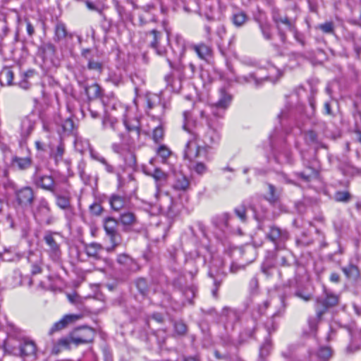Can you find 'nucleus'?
<instances>
[{
	"instance_id": "f8f14e48",
	"label": "nucleus",
	"mask_w": 361,
	"mask_h": 361,
	"mask_svg": "<svg viewBox=\"0 0 361 361\" xmlns=\"http://www.w3.org/2000/svg\"><path fill=\"white\" fill-rule=\"evenodd\" d=\"M50 207L47 200L42 198L39 200L36 208L34 211L35 217L40 221H45L47 224L51 223Z\"/></svg>"
},
{
	"instance_id": "f03ea898",
	"label": "nucleus",
	"mask_w": 361,
	"mask_h": 361,
	"mask_svg": "<svg viewBox=\"0 0 361 361\" xmlns=\"http://www.w3.org/2000/svg\"><path fill=\"white\" fill-rule=\"evenodd\" d=\"M144 171L147 175L152 176L156 182L157 192L155 193L156 198L159 201V207L162 209H170L172 206V198L167 192H161L160 191L161 187L166 183L167 180V174L162 171L160 169H154L152 173Z\"/></svg>"
},
{
	"instance_id": "a211bd4d",
	"label": "nucleus",
	"mask_w": 361,
	"mask_h": 361,
	"mask_svg": "<svg viewBox=\"0 0 361 361\" xmlns=\"http://www.w3.org/2000/svg\"><path fill=\"white\" fill-rule=\"evenodd\" d=\"M44 240L47 245L49 247V253L50 257L56 260L61 255V250L59 245L54 240V237L51 234H47L44 236Z\"/></svg>"
},
{
	"instance_id": "49530a36",
	"label": "nucleus",
	"mask_w": 361,
	"mask_h": 361,
	"mask_svg": "<svg viewBox=\"0 0 361 361\" xmlns=\"http://www.w3.org/2000/svg\"><path fill=\"white\" fill-rule=\"evenodd\" d=\"M319 28L324 33L331 34L334 32V26L332 22H326L319 25Z\"/></svg>"
},
{
	"instance_id": "58836bf2",
	"label": "nucleus",
	"mask_w": 361,
	"mask_h": 361,
	"mask_svg": "<svg viewBox=\"0 0 361 361\" xmlns=\"http://www.w3.org/2000/svg\"><path fill=\"white\" fill-rule=\"evenodd\" d=\"M157 154L158 157H159L162 162H165L166 159L170 157L171 154V151L169 147H167L166 145H160L157 149Z\"/></svg>"
},
{
	"instance_id": "0e129e2a",
	"label": "nucleus",
	"mask_w": 361,
	"mask_h": 361,
	"mask_svg": "<svg viewBox=\"0 0 361 361\" xmlns=\"http://www.w3.org/2000/svg\"><path fill=\"white\" fill-rule=\"evenodd\" d=\"M117 261L120 264H126L128 261H131V259L126 255H120L118 257Z\"/></svg>"
},
{
	"instance_id": "9b49d317",
	"label": "nucleus",
	"mask_w": 361,
	"mask_h": 361,
	"mask_svg": "<svg viewBox=\"0 0 361 361\" xmlns=\"http://www.w3.org/2000/svg\"><path fill=\"white\" fill-rule=\"evenodd\" d=\"M251 79L256 86L267 80L274 81V79L267 74V71L264 68L257 67L253 63L250 64V83L252 82Z\"/></svg>"
},
{
	"instance_id": "603ef678",
	"label": "nucleus",
	"mask_w": 361,
	"mask_h": 361,
	"mask_svg": "<svg viewBox=\"0 0 361 361\" xmlns=\"http://www.w3.org/2000/svg\"><path fill=\"white\" fill-rule=\"evenodd\" d=\"M322 317H317V312H316V315L313 317H310L308 319V324L310 329L312 331H314L317 329V324L319 321L321 319Z\"/></svg>"
},
{
	"instance_id": "052dcab7",
	"label": "nucleus",
	"mask_w": 361,
	"mask_h": 361,
	"mask_svg": "<svg viewBox=\"0 0 361 361\" xmlns=\"http://www.w3.org/2000/svg\"><path fill=\"white\" fill-rule=\"evenodd\" d=\"M235 213L242 220L245 221L246 219V209L243 208H238L235 209Z\"/></svg>"
},
{
	"instance_id": "09e8293b",
	"label": "nucleus",
	"mask_w": 361,
	"mask_h": 361,
	"mask_svg": "<svg viewBox=\"0 0 361 361\" xmlns=\"http://www.w3.org/2000/svg\"><path fill=\"white\" fill-rule=\"evenodd\" d=\"M271 350V341L266 340L260 348L259 355L261 357H266Z\"/></svg>"
},
{
	"instance_id": "0eeeda50",
	"label": "nucleus",
	"mask_w": 361,
	"mask_h": 361,
	"mask_svg": "<svg viewBox=\"0 0 361 361\" xmlns=\"http://www.w3.org/2000/svg\"><path fill=\"white\" fill-rule=\"evenodd\" d=\"M34 184L47 191L55 193V183L51 176L44 175L39 166H35V171L32 176Z\"/></svg>"
},
{
	"instance_id": "7c9ffc66",
	"label": "nucleus",
	"mask_w": 361,
	"mask_h": 361,
	"mask_svg": "<svg viewBox=\"0 0 361 361\" xmlns=\"http://www.w3.org/2000/svg\"><path fill=\"white\" fill-rule=\"evenodd\" d=\"M343 272L348 279H357L360 276V271L357 266L349 264L341 268Z\"/></svg>"
},
{
	"instance_id": "4468645a",
	"label": "nucleus",
	"mask_w": 361,
	"mask_h": 361,
	"mask_svg": "<svg viewBox=\"0 0 361 361\" xmlns=\"http://www.w3.org/2000/svg\"><path fill=\"white\" fill-rule=\"evenodd\" d=\"M272 18L276 24L281 41L285 42L286 40V35L281 27V25H283L288 30L289 29H293V25L294 23L291 22L286 16H281L277 12H274L273 13Z\"/></svg>"
},
{
	"instance_id": "c756f323",
	"label": "nucleus",
	"mask_w": 361,
	"mask_h": 361,
	"mask_svg": "<svg viewBox=\"0 0 361 361\" xmlns=\"http://www.w3.org/2000/svg\"><path fill=\"white\" fill-rule=\"evenodd\" d=\"M147 35L152 37V40L150 41L151 47L154 49L159 55H162L164 52V50L159 49L158 47V42L161 35L160 32H157L156 30H152Z\"/></svg>"
},
{
	"instance_id": "7ed1b4c3",
	"label": "nucleus",
	"mask_w": 361,
	"mask_h": 361,
	"mask_svg": "<svg viewBox=\"0 0 361 361\" xmlns=\"http://www.w3.org/2000/svg\"><path fill=\"white\" fill-rule=\"evenodd\" d=\"M145 98V110L148 116H149L152 119L157 121L163 119L166 107L161 94L147 93Z\"/></svg>"
},
{
	"instance_id": "6e6d98bb",
	"label": "nucleus",
	"mask_w": 361,
	"mask_h": 361,
	"mask_svg": "<svg viewBox=\"0 0 361 361\" xmlns=\"http://www.w3.org/2000/svg\"><path fill=\"white\" fill-rule=\"evenodd\" d=\"M57 342L63 349L69 348V345L72 343L71 341V336L69 338H62Z\"/></svg>"
},
{
	"instance_id": "b1692460",
	"label": "nucleus",
	"mask_w": 361,
	"mask_h": 361,
	"mask_svg": "<svg viewBox=\"0 0 361 361\" xmlns=\"http://www.w3.org/2000/svg\"><path fill=\"white\" fill-rule=\"evenodd\" d=\"M35 122L27 117H25L20 123V134L24 138L27 137L32 132Z\"/></svg>"
},
{
	"instance_id": "a19ab883",
	"label": "nucleus",
	"mask_w": 361,
	"mask_h": 361,
	"mask_svg": "<svg viewBox=\"0 0 361 361\" xmlns=\"http://www.w3.org/2000/svg\"><path fill=\"white\" fill-rule=\"evenodd\" d=\"M351 195L348 191H337L334 194L336 202H347L350 200Z\"/></svg>"
},
{
	"instance_id": "2eb2a0df",
	"label": "nucleus",
	"mask_w": 361,
	"mask_h": 361,
	"mask_svg": "<svg viewBox=\"0 0 361 361\" xmlns=\"http://www.w3.org/2000/svg\"><path fill=\"white\" fill-rule=\"evenodd\" d=\"M196 128L197 121L192 118L191 113L188 111H184L183 129L190 135V137L195 138L197 137Z\"/></svg>"
},
{
	"instance_id": "9d476101",
	"label": "nucleus",
	"mask_w": 361,
	"mask_h": 361,
	"mask_svg": "<svg viewBox=\"0 0 361 361\" xmlns=\"http://www.w3.org/2000/svg\"><path fill=\"white\" fill-rule=\"evenodd\" d=\"M94 336L92 329L89 327H82L75 329L71 335L72 343L76 345L91 342Z\"/></svg>"
},
{
	"instance_id": "6ab92c4d",
	"label": "nucleus",
	"mask_w": 361,
	"mask_h": 361,
	"mask_svg": "<svg viewBox=\"0 0 361 361\" xmlns=\"http://www.w3.org/2000/svg\"><path fill=\"white\" fill-rule=\"evenodd\" d=\"M268 236L275 243H277V242L283 243L288 238V233L286 231H281L277 227H272Z\"/></svg>"
},
{
	"instance_id": "8fccbe9b",
	"label": "nucleus",
	"mask_w": 361,
	"mask_h": 361,
	"mask_svg": "<svg viewBox=\"0 0 361 361\" xmlns=\"http://www.w3.org/2000/svg\"><path fill=\"white\" fill-rule=\"evenodd\" d=\"M288 30L293 33L294 38L298 42L301 44L302 46L305 45L304 37L302 34L298 32V30L295 28V24L293 25V29H289Z\"/></svg>"
},
{
	"instance_id": "f257e3e1",
	"label": "nucleus",
	"mask_w": 361,
	"mask_h": 361,
	"mask_svg": "<svg viewBox=\"0 0 361 361\" xmlns=\"http://www.w3.org/2000/svg\"><path fill=\"white\" fill-rule=\"evenodd\" d=\"M108 107L117 112L114 116L123 118L128 135H120L122 144L133 147L140 139V124L137 118H131L132 109L116 100L111 101Z\"/></svg>"
},
{
	"instance_id": "20e7f679",
	"label": "nucleus",
	"mask_w": 361,
	"mask_h": 361,
	"mask_svg": "<svg viewBox=\"0 0 361 361\" xmlns=\"http://www.w3.org/2000/svg\"><path fill=\"white\" fill-rule=\"evenodd\" d=\"M220 118H216L211 116L207 118V130L204 135V143L207 147H212L220 142L221 135V130L222 128V123Z\"/></svg>"
},
{
	"instance_id": "1a4fd4ad",
	"label": "nucleus",
	"mask_w": 361,
	"mask_h": 361,
	"mask_svg": "<svg viewBox=\"0 0 361 361\" xmlns=\"http://www.w3.org/2000/svg\"><path fill=\"white\" fill-rule=\"evenodd\" d=\"M206 149L197 143V137H189L184 149V157L189 161L192 160L200 157L203 153H205Z\"/></svg>"
},
{
	"instance_id": "e2e57ef3",
	"label": "nucleus",
	"mask_w": 361,
	"mask_h": 361,
	"mask_svg": "<svg viewBox=\"0 0 361 361\" xmlns=\"http://www.w3.org/2000/svg\"><path fill=\"white\" fill-rule=\"evenodd\" d=\"M113 151L117 154H123L124 149L119 144L114 143L111 145Z\"/></svg>"
},
{
	"instance_id": "393cba45",
	"label": "nucleus",
	"mask_w": 361,
	"mask_h": 361,
	"mask_svg": "<svg viewBox=\"0 0 361 361\" xmlns=\"http://www.w3.org/2000/svg\"><path fill=\"white\" fill-rule=\"evenodd\" d=\"M103 250V247L97 243H92L87 244L85 247V253L94 259H99V254L101 251Z\"/></svg>"
},
{
	"instance_id": "3c124183",
	"label": "nucleus",
	"mask_w": 361,
	"mask_h": 361,
	"mask_svg": "<svg viewBox=\"0 0 361 361\" xmlns=\"http://www.w3.org/2000/svg\"><path fill=\"white\" fill-rule=\"evenodd\" d=\"M1 258L4 261L11 262L18 258V256L15 253H11L8 250H5L1 255Z\"/></svg>"
},
{
	"instance_id": "e433bc0d",
	"label": "nucleus",
	"mask_w": 361,
	"mask_h": 361,
	"mask_svg": "<svg viewBox=\"0 0 361 361\" xmlns=\"http://www.w3.org/2000/svg\"><path fill=\"white\" fill-rule=\"evenodd\" d=\"M190 169L192 171L198 175H203L207 171V166L203 162H195L190 165Z\"/></svg>"
},
{
	"instance_id": "f704fd0d",
	"label": "nucleus",
	"mask_w": 361,
	"mask_h": 361,
	"mask_svg": "<svg viewBox=\"0 0 361 361\" xmlns=\"http://www.w3.org/2000/svg\"><path fill=\"white\" fill-rule=\"evenodd\" d=\"M267 307L268 302H264L262 305H259L253 308L252 312V317L255 322H257L263 316Z\"/></svg>"
},
{
	"instance_id": "cd10ccee",
	"label": "nucleus",
	"mask_w": 361,
	"mask_h": 361,
	"mask_svg": "<svg viewBox=\"0 0 361 361\" xmlns=\"http://www.w3.org/2000/svg\"><path fill=\"white\" fill-rule=\"evenodd\" d=\"M117 116H113L111 114H106L102 120V126L104 129H111L114 131L117 130L118 119Z\"/></svg>"
},
{
	"instance_id": "c85d7f7f",
	"label": "nucleus",
	"mask_w": 361,
	"mask_h": 361,
	"mask_svg": "<svg viewBox=\"0 0 361 361\" xmlns=\"http://www.w3.org/2000/svg\"><path fill=\"white\" fill-rule=\"evenodd\" d=\"M85 93L90 99H96L102 97V89L95 82L85 87Z\"/></svg>"
},
{
	"instance_id": "a878e982",
	"label": "nucleus",
	"mask_w": 361,
	"mask_h": 361,
	"mask_svg": "<svg viewBox=\"0 0 361 361\" xmlns=\"http://www.w3.org/2000/svg\"><path fill=\"white\" fill-rule=\"evenodd\" d=\"M190 182L187 177L183 174H178L173 183V188L177 190L185 191L189 188Z\"/></svg>"
},
{
	"instance_id": "412c9836",
	"label": "nucleus",
	"mask_w": 361,
	"mask_h": 361,
	"mask_svg": "<svg viewBox=\"0 0 361 361\" xmlns=\"http://www.w3.org/2000/svg\"><path fill=\"white\" fill-rule=\"evenodd\" d=\"M192 49L197 54L198 57L201 59H206L207 57L212 56V49L209 45L204 43H200L192 46Z\"/></svg>"
},
{
	"instance_id": "79ce46f5",
	"label": "nucleus",
	"mask_w": 361,
	"mask_h": 361,
	"mask_svg": "<svg viewBox=\"0 0 361 361\" xmlns=\"http://www.w3.org/2000/svg\"><path fill=\"white\" fill-rule=\"evenodd\" d=\"M87 68L96 71L98 73H101L103 71V64L97 61L90 60L87 63Z\"/></svg>"
},
{
	"instance_id": "bb28decb",
	"label": "nucleus",
	"mask_w": 361,
	"mask_h": 361,
	"mask_svg": "<svg viewBox=\"0 0 361 361\" xmlns=\"http://www.w3.org/2000/svg\"><path fill=\"white\" fill-rule=\"evenodd\" d=\"M11 164L13 167H16L20 170H25L30 166L32 160L30 157L24 158L14 157L12 159Z\"/></svg>"
},
{
	"instance_id": "dca6fc26",
	"label": "nucleus",
	"mask_w": 361,
	"mask_h": 361,
	"mask_svg": "<svg viewBox=\"0 0 361 361\" xmlns=\"http://www.w3.org/2000/svg\"><path fill=\"white\" fill-rule=\"evenodd\" d=\"M16 199L21 205L31 204L34 200V192L30 187H24L17 191Z\"/></svg>"
},
{
	"instance_id": "f3484780",
	"label": "nucleus",
	"mask_w": 361,
	"mask_h": 361,
	"mask_svg": "<svg viewBox=\"0 0 361 361\" xmlns=\"http://www.w3.org/2000/svg\"><path fill=\"white\" fill-rule=\"evenodd\" d=\"M75 144L76 147H78L79 144L82 145V148L80 149L81 152H83L85 149H89L90 157L92 159L97 161L101 164L106 163V159L104 157H102L99 153H98L97 152L94 151L93 149L91 148L88 140H82V138H77L75 141Z\"/></svg>"
},
{
	"instance_id": "72a5a7b5",
	"label": "nucleus",
	"mask_w": 361,
	"mask_h": 361,
	"mask_svg": "<svg viewBox=\"0 0 361 361\" xmlns=\"http://www.w3.org/2000/svg\"><path fill=\"white\" fill-rule=\"evenodd\" d=\"M67 36V31L66 26L62 23H58L55 26V41L59 42L66 38Z\"/></svg>"
},
{
	"instance_id": "c03bdc74",
	"label": "nucleus",
	"mask_w": 361,
	"mask_h": 361,
	"mask_svg": "<svg viewBox=\"0 0 361 361\" xmlns=\"http://www.w3.org/2000/svg\"><path fill=\"white\" fill-rule=\"evenodd\" d=\"M107 81L111 82L116 86H118L123 83V78L120 74L112 73L109 75Z\"/></svg>"
},
{
	"instance_id": "de8ad7c7",
	"label": "nucleus",
	"mask_w": 361,
	"mask_h": 361,
	"mask_svg": "<svg viewBox=\"0 0 361 361\" xmlns=\"http://www.w3.org/2000/svg\"><path fill=\"white\" fill-rule=\"evenodd\" d=\"M349 334L351 337V343L348 347L349 348L353 347L354 343H356L357 341L361 342V335L357 331L350 329H349Z\"/></svg>"
},
{
	"instance_id": "6e6552de",
	"label": "nucleus",
	"mask_w": 361,
	"mask_h": 361,
	"mask_svg": "<svg viewBox=\"0 0 361 361\" xmlns=\"http://www.w3.org/2000/svg\"><path fill=\"white\" fill-rule=\"evenodd\" d=\"M117 224L118 221L112 217H108L104 219V228L107 235L110 238L112 244L111 247L106 248L107 252L113 251L120 244V241L118 239V235L116 232Z\"/></svg>"
},
{
	"instance_id": "2f4dec72",
	"label": "nucleus",
	"mask_w": 361,
	"mask_h": 361,
	"mask_svg": "<svg viewBox=\"0 0 361 361\" xmlns=\"http://www.w3.org/2000/svg\"><path fill=\"white\" fill-rule=\"evenodd\" d=\"M21 355L27 356L35 353L36 346L32 341H25L20 347Z\"/></svg>"
},
{
	"instance_id": "473e14b6",
	"label": "nucleus",
	"mask_w": 361,
	"mask_h": 361,
	"mask_svg": "<svg viewBox=\"0 0 361 361\" xmlns=\"http://www.w3.org/2000/svg\"><path fill=\"white\" fill-rule=\"evenodd\" d=\"M276 314V313H274L270 318H267L266 322L264 324V326L258 329V331L261 332L265 330L268 334H271V332L275 331L277 325L274 322V318Z\"/></svg>"
},
{
	"instance_id": "c9c22d12",
	"label": "nucleus",
	"mask_w": 361,
	"mask_h": 361,
	"mask_svg": "<svg viewBox=\"0 0 361 361\" xmlns=\"http://www.w3.org/2000/svg\"><path fill=\"white\" fill-rule=\"evenodd\" d=\"M123 155L126 166L128 168L134 169L136 166V158L134 152L129 149L126 154L123 153Z\"/></svg>"
},
{
	"instance_id": "4be33fe9",
	"label": "nucleus",
	"mask_w": 361,
	"mask_h": 361,
	"mask_svg": "<svg viewBox=\"0 0 361 361\" xmlns=\"http://www.w3.org/2000/svg\"><path fill=\"white\" fill-rule=\"evenodd\" d=\"M119 222L125 230H128L136 224L137 219L133 212H127L121 214Z\"/></svg>"
},
{
	"instance_id": "680f3d73",
	"label": "nucleus",
	"mask_w": 361,
	"mask_h": 361,
	"mask_svg": "<svg viewBox=\"0 0 361 361\" xmlns=\"http://www.w3.org/2000/svg\"><path fill=\"white\" fill-rule=\"evenodd\" d=\"M276 263L281 266H286L287 260L286 256L281 255L279 254L276 255Z\"/></svg>"
},
{
	"instance_id": "aec40b11",
	"label": "nucleus",
	"mask_w": 361,
	"mask_h": 361,
	"mask_svg": "<svg viewBox=\"0 0 361 361\" xmlns=\"http://www.w3.org/2000/svg\"><path fill=\"white\" fill-rule=\"evenodd\" d=\"M109 204L112 209L118 212L127 207L128 200L123 196L113 195L109 199Z\"/></svg>"
},
{
	"instance_id": "4d7b16f0",
	"label": "nucleus",
	"mask_w": 361,
	"mask_h": 361,
	"mask_svg": "<svg viewBox=\"0 0 361 361\" xmlns=\"http://www.w3.org/2000/svg\"><path fill=\"white\" fill-rule=\"evenodd\" d=\"M224 313L228 317L229 319H232L233 318L236 319L238 317V314L236 311L225 307L223 310Z\"/></svg>"
},
{
	"instance_id": "774afa93",
	"label": "nucleus",
	"mask_w": 361,
	"mask_h": 361,
	"mask_svg": "<svg viewBox=\"0 0 361 361\" xmlns=\"http://www.w3.org/2000/svg\"><path fill=\"white\" fill-rule=\"evenodd\" d=\"M5 75H6V80H7V83L8 85H11V82H12V80L13 79V72L11 71H10V70H8V71H6Z\"/></svg>"
},
{
	"instance_id": "338daca9",
	"label": "nucleus",
	"mask_w": 361,
	"mask_h": 361,
	"mask_svg": "<svg viewBox=\"0 0 361 361\" xmlns=\"http://www.w3.org/2000/svg\"><path fill=\"white\" fill-rule=\"evenodd\" d=\"M295 295L305 301H309L312 298V296L310 294L304 295L301 292H296Z\"/></svg>"
},
{
	"instance_id": "13d9d810",
	"label": "nucleus",
	"mask_w": 361,
	"mask_h": 361,
	"mask_svg": "<svg viewBox=\"0 0 361 361\" xmlns=\"http://www.w3.org/2000/svg\"><path fill=\"white\" fill-rule=\"evenodd\" d=\"M136 286L142 294H144L146 290V281L145 279H140L136 281Z\"/></svg>"
},
{
	"instance_id": "69168bd1",
	"label": "nucleus",
	"mask_w": 361,
	"mask_h": 361,
	"mask_svg": "<svg viewBox=\"0 0 361 361\" xmlns=\"http://www.w3.org/2000/svg\"><path fill=\"white\" fill-rule=\"evenodd\" d=\"M175 329L179 334H184L186 331V326L183 324H176Z\"/></svg>"
},
{
	"instance_id": "a18cd8bd",
	"label": "nucleus",
	"mask_w": 361,
	"mask_h": 361,
	"mask_svg": "<svg viewBox=\"0 0 361 361\" xmlns=\"http://www.w3.org/2000/svg\"><path fill=\"white\" fill-rule=\"evenodd\" d=\"M233 23L237 26L242 25L246 20V15L244 13H237L233 17Z\"/></svg>"
},
{
	"instance_id": "ddd939ff",
	"label": "nucleus",
	"mask_w": 361,
	"mask_h": 361,
	"mask_svg": "<svg viewBox=\"0 0 361 361\" xmlns=\"http://www.w3.org/2000/svg\"><path fill=\"white\" fill-rule=\"evenodd\" d=\"M82 318L80 314H65L59 321L55 322L49 330V334H53L54 332L61 331L66 328L68 325L73 324Z\"/></svg>"
},
{
	"instance_id": "39448f33",
	"label": "nucleus",
	"mask_w": 361,
	"mask_h": 361,
	"mask_svg": "<svg viewBox=\"0 0 361 361\" xmlns=\"http://www.w3.org/2000/svg\"><path fill=\"white\" fill-rule=\"evenodd\" d=\"M233 97L226 89L221 88L219 91L218 100L211 105L212 116L216 118H223L226 111L231 104Z\"/></svg>"
},
{
	"instance_id": "ea45409f",
	"label": "nucleus",
	"mask_w": 361,
	"mask_h": 361,
	"mask_svg": "<svg viewBox=\"0 0 361 361\" xmlns=\"http://www.w3.org/2000/svg\"><path fill=\"white\" fill-rule=\"evenodd\" d=\"M158 121L159 122V125L156 127L153 131V139L157 142L160 141L164 136L163 119Z\"/></svg>"
},
{
	"instance_id": "37998d69",
	"label": "nucleus",
	"mask_w": 361,
	"mask_h": 361,
	"mask_svg": "<svg viewBox=\"0 0 361 361\" xmlns=\"http://www.w3.org/2000/svg\"><path fill=\"white\" fill-rule=\"evenodd\" d=\"M332 355V350L329 347L320 348L318 351V357L324 360L331 357Z\"/></svg>"
},
{
	"instance_id": "864d4df0",
	"label": "nucleus",
	"mask_w": 361,
	"mask_h": 361,
	"mask_svg": "<svg viewBox=\"0 0 361 361\" xmlns=\"http://www.w3.org/2000/svg\"><path fill=\"white\" fill-rule=\"evenodd\" d=\"M317 92V90L313 86H310V95L309 97V104L311 106L312 111H314L315 109V101H314V96Z\"/></svg>"
},
{
	"instance_id": "4c0bfd02",
	"label": "nucleus",
	"mask_w": 361,
	"mask_h": 361,
	"mask_svg": "<svg viewBox=\"0 0 361 361\" xmlns=\"http://www.w3.org/2000/svg\"><path fill=\"white\" fill-rule=\"evenodd\" d=\"M53 194L56 198V204L59 207L63 209H66L70 207V200L68 196L59 195L56 194V192Z\"/></svg>"
},
{
	"instance_id": "5fc2aeb1",
	"label": "nucleus",
	"mask_w": 361,
	"mask_h": 361,
	"mask_svg": "<svg viewBox=\"0 0 361 361\" xmlns=\"http://www.w3.org/2000/svg\"><path fill=\"white\" fill-rule=\"evenodd\" d=\"M269 194L267 195V200L271 202H274L277 200V196L275 194V188L273 185L269 184Z\"/></svg>"
},
{
	"instance_id": "bf43d9fd",
	"label": "nucleus",
	"mask_w": 361,
	"mask_h": 361,
	"mask_svg": "<svg viewBox=\"0 0 361 361\" xmlns=\"http://www.w3.org/2000/svg\"><path fill=\"white\" fill-rule=\"evenodd\" d=\"M262 34L265 39H270L271 38V33L270 31L269 25H261Z\"/></svg>"
},
{
	"instance_id": "423d86ee",
	"label": "nucleus",
	"mask_w": 361,
	"mask_h": 361,
	"mask_svg": "<svg viewBox=\"0 0 361 361\" xmlns=\"http://www.w3.org/2000/svg\"><path fill=\"white\" fill-rule=\"evenodd\" d=\"M338 302L337 295L324 290V295L318 297L316 300L315 309L317 317H322L329 307L336 305Z\"/></svg>"
},
{
	"instance_id": "5701e85b",
	"label": "nucleus",
	"mask_w": 361,
	"mask_h": 361,
	"mask_svg": "<svg viewBox=\"0 0 361 361\" xmlns=\"http://www.w3.org/2000/svg\"><path fill=\"white\" fill-rule=\"evenodd\" d=\"M65 153V145L63 142L60 140L58 145L55 147H51L50 157L52 158L56 163L61 161Z\"/></svg>"
}]
</instances>
